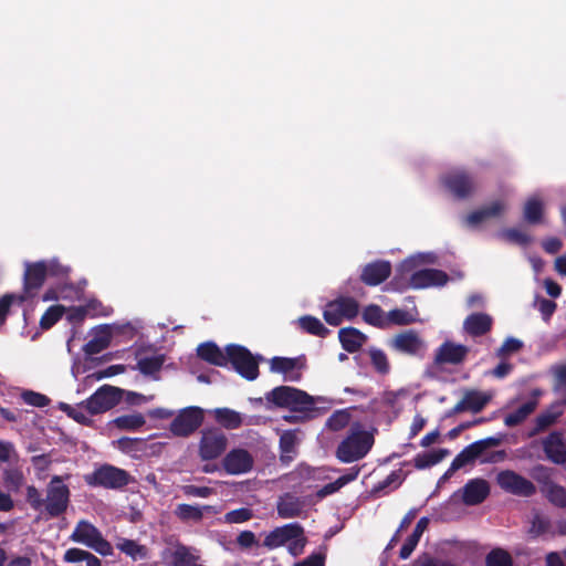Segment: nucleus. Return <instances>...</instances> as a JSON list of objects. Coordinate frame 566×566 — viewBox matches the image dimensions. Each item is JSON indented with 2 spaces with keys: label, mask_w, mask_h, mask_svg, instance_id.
<instances>
[{
  "label": "nucleus",
  "mask_w": 566,
  "mask_h": 566,
  "mask_svg": "<svg viewBox=\"0 0 566 566\" xmlns=\"http://www.w3.org/2000/svg\"><path fill=\"white\" fill-rule=\"evenodd\" d=\"M306 542L303 527L297 523H291L279 526L266 534L263 546L275 549L287 545L290 554L298 556L303 553Z\"/></svg>",
  "instance_id": "1"
},
{
  "label": "nucleus",
  "mask_w": 566,
  "mask_h": 566,
  "mask_svg": "<svg viewBox=\"0 0 566 566\" xmlns=\"http://www.w3.org/2000/svg\"><path fill=\"white\" fill-rule=\"evenodd\" d=\"M373 436L359 428H353L349 434L338 444L336 458L343 463H352L363 459L371 449Z\"/></svg>",
  "instance_id": "2"
},
{
  "label": "nucleus",
  "mask_w": 566,
  "mask_h": 566,
  "mask_svg": "<svg viewBox=\"0 0 566 566\" xmlns=\"http://www.w3.org/2000/svg\"><path fill=\"white\" fill-rule=\"evenodd\" d=\"M266 399L279 407L298 411L312 410L317 400L305 391L289 386L274 388L268 394Z\"/></svg>",
  "instance_id": "3"
},
{
  "label": "nucleus",
  "mask_w": 566,
  "mask_h": 566,
  "mask_svg": "<svg viewBox=\"0 0 566 566\" xmlns=\"http://www.w3.org/2000/svg\"><path fill=\"white\" fill-rule=\"evenodd\" d=\"M71 541L85 545L103 556L112 555V545L104 539L101 532L90 522L80 521L70 536Z\"/></svg>",
  "instance_id": "4"
},
{
  "label": "nucleus",
  "mask_w": 566,
  "mask_h": 566,
  "mask_svg": "<svg viewBox=\"0 0 566 566\" xmlns=\"http://www.w3.org/2000/svg\"><path fill=\"white\" fill-rule=\"evenodd\" d=\"M67 273V269L57 264L55 261L49 263H25L24 289L27 293L31 290H38L44 282L46 275L62 276Z\"/></svg>",
  "instance_id": "5"
},
{
  "label": "nucleus",
  "mask_w": 566,
  "mask_h": 566,
  "mask_svg": "<svg viewBox=\"0 0 566 566\" xmlns=\"http://www.w3.org/2000/svg\"><path fill=\"white\" fill-rule=\"evenodd\" d=\"M228 447L227 436L217 428L205 429L198 441V454L202 461L218 459Z\"/></svg>",
  "instance_id": "6"
},
{
  "label": "nucleus",
  "mask_w": 566,
  "mask_h": 566,
  "mask_svg": "<svg viewBox=\"0 0 566 566\" xmlns=\"http://www.w3.org/2000/svg\"><path fill=\"white\" fill-rule=\"evenodd\" d=\"M70 502V490L60 476H53L46 488L44 510L50 517H55L66 511Z\"/></svg>",
  "instance_id": "7"
},
{
  "label": "nucleus",
  "mask_w": 566,
  "mask_h": 566,
  "mask_svg": "<svg viewBox=\"0 0 566 566\" xmlns=\"http://www.w3.org/2000/svg\"><path fill=\"white\" fill-rule=\"evenodd\" d=\"M231 361L235 370L244 378L254 380L259 375L258 363L251 353L242 346H227V363Z\"/></svg>",
  "instance_id": "8"
},
{
  "label": "nucleus",
  "mask_w": 566,
  "mask_h": 566,
  "mask_svg": "<svg viewBox=\"0 0 566 566\" xmlns=\"http://www.w3.org/2000/svg\"><path fill=\"white\" fill-rule=\"evenodd\" d=\"M203 421V411L199 407H187L175 417L170 423V431L177 437H188Z\"/></svg>",
  "instance_id": "9"
},
{
  "label": "nucleus",
  "mask_w": 566,
  "mask_h": 566,
  "mask_svg": "<svg viewBox=\"0 0 566 566\" xmlns=\"http://www.w3.org/2000/svg\"><path fill=\"white\" fill-rule=\"evenodd\" d=\"M270 370L280 374L285 381H298L306 368L304 356L298 357H273L269 361Z\"/></svg>",
  "instance_id": "10"
},
{
  "label": "nucleus",
  "mask_w": 566,
  "mask_h": 566,
  "mask_svg": "<svg viewBox=\"0 0 566 566\" xmlns=\"http://www.w3.org/2000/svg\"><path fill=\"white\" fill-rule=\"evenodd\" d=\"M358 314V304L350 297H339L329 302L324 311L325 321L334 326L339 325L344 319H352Z\"/></svg>",
  "instance_id": "11"
},
{
  "label": "nucleus",
  "mask_w": 566,
  "mask_h": 566,
  "mask_svg": "<svg viewBox=\"0 0 566 566\" xmlns=\"http://www.w3.org/2000/svg\"><path fill=\"white\" fill-rule=\"evenodd\" d=\"M120 400V392L117 388L105 385L98 388L85 400L86 409L91 415H99L108 411Z\"/></svg>",
  "instance_id": "12"
},
{
  "label": "nucleus",
  "mask_w": 566,
  "mask_h": 566,
  "mask_svg": "<svg viewBox=\"0 0 566 566\" xmlns=\"http://www.w3.org/2000/svg\"><path fill=\"white\" fill-rule=\"evenodd\" d=\"M85 481L91 485H102L105 488H120L128 483V474L118 468L104 465L95 470L92 474L85 476Z\"/></svg>",
  "instance_id": "13"
},
{
  "label": "nucleus",
  "mask_w": 566,
  "mask_h": 566,
  "mask_svg": "<svg viewBox=\"0 0 566 566\" xmlns=\"http://www.w3.org/2000/svg\"><path fill=\"white\" fill-rule=\"evenodd\" d=\"M166 566H203L196 549L184 545H174L163 552Z\"/></svg>",
  "instance_id": "14"
},
{
  "label": "nucleus",
  "mask_w": 566,
  "mask_h": 566,
  "mask_svg": "<svg viewBox=\"0 0 566 566\" xmlns=\"http://www.w3.org/2000/svg\"><path fill=\"white\" fill-rule=\"evenodd\" d=\"M496 482L501 489L515 495L530 496L535 492L531 481L510 470L500 472Z\"/></svg>",
  "instance_id": "15"
},
{
  "label": "nucleus",
  "mask_w": 566,
  "mask_h": 566,
  "mask_svg": "<svg viewBox=\"0 0 566 566\" xmlns=\"http://www.w3.org/2000/svg\"><path fill=\"white\" fill-rule=\"evenodd\" d=\"M390 345L395 350L412 356L421 355L427 349L426 342L415 331L397 334L391 338Z\"/></svg>",
  "instance_id": "16"
},
{
  "label": "nucleus",
  "mask_w": 566,
  "mask_h": 566,
  "mask_svg": "<svg viewBox=\"0 0 566 566\" xmlns=\"http://www.w3.org/2000/svg\"><path fill=\"white\" fill-rule=\"evenodd\" d=\"M253 457L244 449H233L222 460V468L230 475L248 473L253 468Z\"/></svg>",
  "instance_id": "17"
},
{
  "label": "nucleus",
  "mask_w": 566,
  "mask_h": 566,
  "mask_svg": "<svg viewBox=\"0 0 566 566\" xmlns=\"http://www.w3.org/2000/svg\"><path fill=\"white\" fill-rule=\"evenodd\" d=\"M490 493V485L483 479L470 480L454 496L460 495L467 505H476L483 502Z\"/></svg>",
  "instance_id": "18"
},
{
  "label": "nucleus",
  "mask_w": 566,
  "mask_h": 566,
  "mask_svg": "<svg viewBox=\"0 0 566 566\" xmlns=\"http://www.w3.org/2000/svg\"><path fill=\"white\" fill-rule=\"evenodd\" d=\"M220 510L213 505L178 504L174 511L175 516L185 523H199L206 515H216Z\"/></svg>",
  "instance_id": "19"
},
{
  "label": "nucleus",
  "mask_w": 566,
  "mask_h": 566,
  "mask_svg": "<svg viewBox=\"0 0 566 566\" xmlns=\"http://www.w3.org/2000/svg\"><path fill=\"white\" fill-rule=\"evenodd\" d=\"M507 209V205L503 200H495L489 206L473 211L468 214L464 222L470 228H478L488 220L502 216Z\"/></svg>",
  "instance_id": "20"
},
{
  "label": "nucleus",
  "mask_w": 566,
  "mask_h": 566,
  "mask_svg": "<svg viewBox=\"0 0 566 566\" xmlns=\"http://www.w3.org/2000/svg\"><path fill=\"white\" fill-rule=\"evenodd\" d=\"M491 395L478 390L467 391L463 398L454 406L453 412L463 411L479 412L491 400Z\"/></svg>",
  "instance_id": "21"
},
{
  "label": "nucleus",
  "mask_w": 566,
  "mask_h": 566,
  "mask_svg": "<svg viewBox=\"0 0 566 566\" xmlns=\"http://www.w3.org/2000/svg\"><path fill=\"white\" fill-rule=\"evenodd\" d=\"M448 280L446 273L439 270L427 269L415 272L410 277V286L413 289H426L436 285H443Z\"/></svg>",
  "instance_id": "22"
},
{
  "label": "nucleus",
  "mask_w": 566,
  "mask_h": 566,
  "mask_svg": "<svg viewBox=\"0 0 566 566\" xmlns=\"http://www.w3.org/2000/svg\"><path fill=\"white\" fill-rule=\"evenodd\" d=\"M543 448L547 458L555 463L566 462V440L558 432L551 433L543 440Z\"/></svg>",
  "instance_id": "23"
},
{
  "label": "nucleus",
  "mask_w": 566,
  "mask_h": 566,
  "mask_svg": "<svg viewBox=\"0 0 566 566\" xmlns=\"http://www.w3.org/2000/svg\"><path fill=\"white\" fill-rule=\"evenodd\" d=\"M468 354V348L452 342H444L436 353V363L438 364H459Z\"/></svg>",
  "instance_id": "24"
},
{
  "label": "nucleus",
  "mask_w": 566,
  "mask_h": 566,
  "mask_svg": "<svg viewBox=\"0 0 566 566\" xmlns=\"http://www.w3.org/2000/svg\"><path fill=\"white\" fill-rule=\"evenodd\" d=\"M391 272L389 262L380 261L365 266L361 273V280L368 285H378L384 282Z\"/></svg>",
  "instance_id": "25"
},
{
  "label": "nucleus",
  "mask_w": 566,
  "mask_h": 566,
  "mask_svg": "<svg viewBox=\"0 0 566 566\" xmlns=\"http://www.w3.org/2000/svg\"><path fill=\"white\" fill-rule=\"evenodd\" d=\"M112 338V327L109 325H102L94 329L93 337L84 346V352L87 355H95L108 347Z\"/></svg>",
  "instance_id": "26"
},
{
  "label": "nucleus",
  "mask_w": 566,
  "mask_h": 566,
  "mask_svg": "<svg viewBox=\"0 0 566 566\" xmlns=\"http://www.w3.org/2000/svg\"><path fill=\"white\" fill-rule=\"evenodd\" d=\"M484 441H476L463 449L452 461L448 473H452L468 463L473 462L485 449Z\"/></svg>",
  "instance_id": "27"
},
{
  "label": "nucleus",
  "mask_w": 566,
  "mask_h": 566,
  "mask_svg": "<svg viewBox=\"0 0 566 566\" xmlns=\"http://www.w3.org/2000/svg\"><path fill=\"white\" fill-rule=\"evenodd\" d=\"M276 507L280 517L293 518L302 515L305 503L298 497L285 494L279 499Z\"/></svg>",
  "instance_id": "28"
},
{
  "label": "nucleus",
  "mask_w": 566,
  "mask_h": 566,
  "mask_svg": "<svg viewBox=\"0 0 566 566\" xmlns=\"http://www.w3.org/2000/svg\"><path fill=\"white\" fill-rule=\"evenodd\" d=\"M537 401L530 399L516 406L512 411L507 412L504 417L506 427H515L522 423L536 409Z\"/></svg>",
  "instance_id": "29"
},
{
  "label": "nucleus",
  "mask_w": 566,
  "mask_h": 566,
  "mask_svg": "<svg viewBox=\"0 0 566 566\" xmlns=\"http://www.w3.org/2000/svg\"><path fill=\"white\" fill-rule=\"evenodd\" d=\"M446 185L458 197L468 196L474 188L473 182L460 171L450 175L446 179Z\"/></svg>",
  "instance_id": "30"
},
{
  "label": "nucleus",
  "mask_w": 566,
  "mask_h": 566,
  "mask_svg": "<svg viewBox=\"0 0 566 566\" xmlns=\"http://www.w3.org/2000/svg\"><path fill=\"white\" fill-rule=\"evenodd\" d=\"M428 525H429L428 517H421L418 521L412 534L407 538V541L405 542V544L402 545V547L400 549L399 555L402 559H407L412 554V552L417 547L422 534L428 528Z\"/></svg>",
  "instance_id": "31"
},
{
  "label": "nucleus",
  "mask_w": 566,
  "mask_h": 566,
  "mask_svg": "<svg viewBox=\"0 0 566 566\" xmlns=\"http://www.w3.org/2000/svg\"><path fill=\"white\" fill-rule=\"evenodd\" d=\"M338 337L343 347L347 352H356L364 345L366 340L365 335L353 327L342 328L338 332Z\"/></svg>",
  "instance_id": "32"
},
{
  "label": "nucleus",
  "mask_w": 566,
  "mask_h": 566,
  "mask_svg": "<svg viewBox=\"0 0 566 566\" xmlns=\"http://www.w3.org/2000/svg\"><path fill=\"white\" fill-rule=\"evenodd\" d=\"M198 356L203 360L217 365H227V353L224 354L216 344L205 343L197 348Z\"/></svg>",
  "instance_id": "33"
},
{
  "label": "nucleus",
  "mask_w": 566,
  "mask_h": 566,
  "mask_svg": "<svg viewBox=\"0 0 566 566\" xmlns=\"http://www.w3.org/2000/svg\"><path fill=\"white\" fill-rule=\"evenodd\" d=\"M492 325V318L483 313L472 314L464 321V329L471 335H482Z\"/></svg>",
  "instance_id": "34"
},
{
  "label": "nucleus",
  "mask_w": 566,
  "mask_h": 566,
  "mask_svg": "<svg viewBox=\"0 0 566 566\" xmlns=\"http://www.w3.org/2000/svg\"><path fill=\"white\" fill-rule=\"evenodd\" d=\"M116 547L133 560H143L148 556L147 547L133 539L119 537L116 542Z\"/></svg>",
  "instance_id": "35"
},
{
  "label": "nucleus",
  "mask_w": 566,
  "mask_h": 566,
  "mask_svg": "<svg viewBox=\"0 0 566 566\" xmlns=\"http://www.w3.org/2000/svg\"><path fill=\"white\" fill-rule=\"evenodd\" d=\"M524 219L528 223H542L544 218V202L534 196L526 200L523 209Z\"/></svg>",
  "instance_id": "36"
},
{
  "label": "nucleus",
  "mask_w": 566,
  "mask_h": 566,
  "mask_svg": "<svg viewBox=\"0 0 566 566\" xmlns=\"http://www.w3.org/2000/svg\"><path fill=\"white\" fill-rule=\"evenodd\" d=\"M359 471H360L359 468H350L346 474L339 476L336 481L328 483L325 486H323L321 490H318L317 496L322 499L324 496H327L329 494L337 492L339 489L345 486L347 483L356 480L359 474Z\"/></svg>",
  "instance_id": "37"
},
{
  "label": "nucleus",
  "mask_w": 566,
  "mask_h": 566,
  "mask_svg": "<svg viewBox=\"0 0 566 566\" xmlns=\"http://www.w3.org/2000/svg\"><path fill=\"white\" fill-rule=\"evenodd\" d=\"M216 421L227 429H235L241 426V415L229 408H216L212 410Z\"/></svg>",
  "instance_id": "38"
},
{
  "label": "nucleus",
  "mask_w": 566,
  "mask_h": 566,
  "mask_svg": "<svg viewBox=\"0 0 566 566\" xmlns=\"http://www.w3.org/2000/svg\"><path fill=\"white\" fill-rule=\"evenodd\" d=\"M447 449L431 450L428 452L419 453L415 458V465L418 469H426L441 462L446 457L449 455Z\"/></svg>",
  "instance_id": "39"
},
{
  "label": "nucleus",
  "mask_w": 566,
  "mask_h": 566,
  "mask_svg": "<svg viewBox=\"0 0 566 566\" xmlns=\"http://www.w3.org/2000/svg\"><path fill=\"white\" fill-rule=\"evenodd\" d=\"M145 418L140 413L124 415L113 420V424L127 431H135L145 424Z\"/></svg>",
  "instance_id": "40"
},
{
  "label": "nucleus",
  "mask_w": 566,
  "mask_h": 566,
  "mask_svg": "<svg viewBox=\"0 0 566 566\" xmlns=\"http://www.w3.org/2000/svg\"><path fill=\"white\" fill-rule=\"evenodd\" d=\"M60 409L78 423L88 424L91 422V412L86 409V402L76 406L61 403Z\"/></svg>",
  "instance_id": "41"
},
{
  "label": "nucleus",
  "mask_w": 566,
  "mask_h": 566,
  "mask_svg": "<svg viewBox=\"0 0 566 566\" xmlns=\"http://www.w3.org/2000/svg\"><path fill=\"white\" fill-rule=\"evenodd\" d=\"M164 360L163 355H151L140 358L137 367L144 375H154L160 370Z\"/></svg>",
  "instance_id": "42"
},
{
  "label": "nucleus",
  "mask_w": 566,
  "mask_h": 566,
  "mask_svg": "<svg viewBox=\"0 0 566 566\" xmlns=\"http://www.w3.org/2000/svg\"><path fill=\"white\" fill-rule=\"evenodd\" d=\"M66 307L63 305H52L42 315L40 325L42 328L48 329L52 327L65 313Z\"/></svg>",
  "instance_id": "43"
},
{
  "label": "nucleus",
  "mask_w": 566,
  "mask_h": 566,
  "mask_svg": "<svg viewBox=\"0 0 566 566\" xmlns=\"http://www.w3.org/2000/svg\"><path fill=\"white\" fill-rule=\"evenodd\" d=\"M364 319L375 326L385 327L387 326V315L377 305H370L364 311Z\"/></svg>",
  "instance_id": "44"
},
{
  "label": "nucleus",
  "mask_w": 566,
  "mask_h": 566,
  "mask_svg": "<svg viewBox=\"0 0 566 566\" xmlns=\"http://www.w3.org/2000/svg\"><path fill=\"white\" fill-rule=\"evenodd\" d=\"M369 357H370L374 368L378 373H380L382 375H386L389 373L390 364H389L387 355L382 350L377 349V348H371L369 350Z\"/></svg>",
  "instance_id": "45"
},
{
  "label": "nucleus",
  "mask_w": 566,
  "mask_h": 566,
  "mask_svg": "<svg viewBox=\"0 0 566 566\" xmlns=\"http://www.w3.org/2000/svg\"><path fill=\"white\" fill-rule=\"evenodd\" d=\"M300 326L305 329L306 332L317 335V336H324L327 329L322 324V322L313 316H304L298 319Z\"/></svg>",
  "instance_id": "46"
},
{
  "label": "nucleus",
  "mask_w": 566,
  "mask_h": 566,
  "mask_svg": "<svg viewBox=\"0 0 566 566\" xmlns=\"http://www.w3.org/2000/svg\"><path fill=\"white\" fill-rule=\"evenodd\" d=\"M252 517V510L248 507H240L224 514L223 522L227 524H240L251 520Z\"/></svg>",
  "instance_id": "47"
},
{
  "label": "nucleus",
  "mask_w": 566,
  "mask_h": 566,
  "mask_svg": "<svg viewBox=\"0 0 566 566\" xmlns=\"http://www.w3.org/2000/svg\"><path fill=\"white\" fill-rule=\"evenodd\" d=\"M488 566H512L511 555L501 548L493 549L486 557Z\"/></svg>",
  "instance_id": "48"
},
{
  "label": "nucleus",
  "mask_w": 566,
  "mask_h": 566,
  "mask_svg": "<svg viewBox=\"0 0 566 566\" xmlns=\"http://www.w3.org/2000/svg\"><path fill=\"white\" fill-rule=\"evenodd\" d=\"M433 262H434V258L432 254L413 255V256L408 258L400 264L399 271L401 273H408V272L412 271L420 263H433Z\"/></svg>",
  "instance_id": "49"
},
{
  "label": "nucleus",
  "mask_w": 566,
  "mask_h": 566,
  "mask_svg": "<svg viewBox=\"0 0 566 566\" xmlns=\"http://www.w3.org/2000/svg\"><path fill=\"white\" fill-rule=\"evenodd\" d=\"M71 294L77 295V291L73 287H61L59 290L50 289L43 294V301L72 300Z\"/></svg>",
  "instance_id": "50"
},
{
  "label": "nucleus",
  "mask_w": 566,
  "mask_h": 566,
  "mask_svg": "<svg viewBox=\"0 0 566 566\" xmlns=\"http://www.w3.org/2000/svg\"><path fill=\"white\" fill-rule=\"evenodd\" d=\"M350 420V415L346 410H338L334 412L327 420V427L334 431L345 428Z\"/></svg>",
  "instance_id": "51"
},
{
  "label": "nucleus",
  "mask_w": 566,
  "mask_h": 566,
  "mask_svg": "<svg viewBox=\"0 0 566 566\" xmlns=\"http://www.w3.org/2000/svg\"><path fill=\"white\" fill-rule=\"evenodd\" d=\"M546 495L549 502L553 504L565 507L566 506V490L559 485H548L546 489Z\"/></svg>",
  "instance_id": "52"
},
{
  "label": "nucleus",
  "mask_w": 566,
  "mask_h": 566,
  "mask_svg": "<svg viewBox=\"0 0 566 566\" xmlns=\"http://www.w3.org/2000/svg\"><path fill=\"white\" fill-rule=\"evenodd\" d=\"M500 237L507 242L516 243L520 245H526L531 242L530 237L525 232L517 229L504 230L501 232Z\"/></svg>",
  "instance_id": "53"
},
{
  "label": "nucleus",
  "mask_w": 566,
  "mask_h": 566,
  "mask_svg": "<svg viewBox=\"0 0 566 566\" xmlns=\"http://www.w3.org/2000/svg\"><path fill=\"white\" fill-rule=\"evenodd\" d=\"M415 322V317L403 310H392L387 314V325H405Z\"/></svg>",
  "instance_id": "54"
},
{
  "label": "nucleus",
  "mask_w": 566,
  "mask_h": 566,
  "mask_svg": "<svg viewBox=\"0 0 566 566\" xmlns=\"http://www.w3.org/2000/svg\"><path fill=\"white\" fill-rule=\"evenodd\" d=\"M21 398L23 399L24 402L34 407H45L49 405L50 401L46 396L29 390L23 391L21 394Z\"/></svg>",
  "instance_id": "55"
},
{
  "label": "nucleus",
  "mask_w": 566,
  "mask_h": 566,
  "mask_svg": "<svg viewBox=\"0 0 566 566\" xmlns=\"http://www.w3.org/2000/svg\"><path fill=\"white\" fill-rule=\"evenodd\" d=\"M86 308L90 317L108 316L113 312L111 306L103 305L101 302L95 300L90 301L86 304Z\"/></svg>",
  "instance_id": "56"
},
{
  "label": "nucleus",
  "mask_w": 566,
  "mask_h": 566,
  "mask_svg": "<svg viewBox=\"0 0 566 566\" xmlns=\"http://www.w3.org/2000/svg\"><path fill=\"white\" fill-rule=\"evenodd\" d=\"M182 492L187 496H195V497H201L206 499L209 497L211 494H213V490L208 486H196V485H184Z\"/></svg>",
  "instance_id": "57"
},
{
  "label": "nucleus",
  "mask_w": 566,
  "mask_h": 566,
  "mask_svg": "<svg viewBox=\"0 0 566 566\" xmlns=\"http://www.w3.org/2000/svg\"><path fill=\"white\" fill-rule=\"evenodd\" d=\"M297 442L296 434L292 431H285L280 438V447L283 453H292Z\"/></svg>",
  "instance_id": "58"
},
{
  "label": "nucleus",
  "mask_w": 566,
  "mask_h": 566,
  "mask_svg": "<svg viewBox=\"0 0 566 566\" xmlns=\"http://www.w3.org/2000/svg\"><path fill=\"white\" fill-rule=\"evenodd\" d=\"M535 306H537L544 319H548L556 310V304L553 301L538 296L535 297Z\"/></svg>",
  "instance_id": "59"
},
{
  "label": "nucleus",
  "mask_w": 566,
  "mask_h": 566,
  "mask_svg": "<svg viewBox=\"0 0 566 566\" xmlns=\"http://www.w3.org/2000/svg\"><path fill=\"white\" fill-rule=\"evenodd\" d=\"M557 419V415L553 412H545L536 418L535 429L532 434H536L547 427L552 426Z\"/></svg>",
  "instance_id": "60"
},
{
  "label": "nucleus",
  "mask_w": 566,
  "mask_h": 566,
  "mask_svg": "<svg viewBox=\"0 0 566 566\" xmlns=\"http://www.w3.org/2000/svg\"><path fill=\"white\" fill-rule=\"evenodd\" d=\"M87 551L81 549V548H69L63 556V560L65 563H78L84 562L85 557L87 555Z\"/></svg>",
  "instance_id": "61"
},
{
  "label": "nucleus",
  "mask_w": 566,
  "mask_h": 566,
  "mask_svg": "<svg viewBox=\"0 0 566 566\" xmlns=\"http://www.w3.org/2000/svg\"><path fill=\"white\" fill-rule=\"evenodd\" d=\"M521 347H522V342L521 340H518L516 338H513V337H510L500 347V349L497 352V355L499 356H505V355H509V354L517 352Z\"/></svg>",
  "instance_id": "62"
},
{
  "label": "nucleus",
  "mask_w": 566,
  "mask_h": 566,
  "mask_svg": "<svg viewBox=\"0 0 566 566\" xmlns=\"http://www.w3.org/2000/svg\"><path fill=\"white\" fill-rule=\"evenodd\" d=\"M65 312L67 313V319L72 323L82 322L86 316H88L86 305L78 307H70L66 308Z\"/></svg>",
  "instance_id": "63"
},
{
  "label": "nucleus",
  "mask_w": 566,
  "mask_h": 566,
  "mask_svg": "<svg viewBox=\"0 0 566 566\" xmlns=\"http://www.w3.org/2000/svg\"><path fill=\"white\" fill-rule=\"evenodd\" d=\"M325 565V555L321 553H315L306 557L305 559L294 564V566H324Z\"/></svg>",
  "instance_id": "64"
}]
</instances>
